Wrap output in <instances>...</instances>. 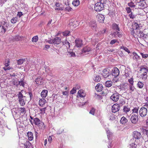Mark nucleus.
<instances>
[{"label": "nucleus", "mask_w": 148, "mask_h": 148, "mask_svg": "<svg viewBox=\"0 0 148 148\" xmlns=\"http://www.w3.org/2000/svg\"><path fill=\"white\" fill-rule=\"evenodd\" d=\"M1 27V32L2 33L4 34L8 28V24L6 22L4 21L1 23V25L0 24V27Z\"/></svg>", "instance_id": "obj_4"}, {"label": "nucleus", "mask_w": 148, "mask_h": 148, "mask_svg": "<svg viewBox=\"0 0 148 148\" xmlns=\"http://www.w3.org/2000/svg\"><path fill=\"white\" fill-rule=\"evenodd\" d=\"M101 80V78L98 75H97L95 77V79H94V80L97 82H99Z\"/></svg>", "instance_id": "obj_49"}, {"label": "nucleus", "mask_w": 148, "mask_h": 148, "mask_svg": "<svg viewBox=\"0 0 148 148\" xmlns=\"http://www.w3.org/2000/svg\"><path fill=\"white\" fill-rule=\"evenodd\" d=\"M76 90V88L75 87H73V88L71 91V93L73 94L75 93Z\"/></svg>", "instance_id": "obj_60"}, {"label": "nucleus", "mask_w": 148, "mask_h": 148, "mask_svg": "<svg viewBox=\"0 0 148 148\" xmlns=\"http://www.w3.org/2000/svg\"><path fill=\"white\" fill-rule=\"evenodd\" d=\"M99 2L105 6L107 0H98Z\"/></svg>", "instance_id": "obj_52"}, {"label": "nucleus", "mask_w": 148, "mask_h": 148, "mask_svg": "<svg viewBox=\"0 0 148 148\" xmlns=\"http://www.w3.org/2000/svg\"><path fill=\"white\" fill-rule=\"evenodd\" d=\"M106 31L105 29H103L102 31H101L98 32V33L95 34V36H101L103 34H104Z\"/></svg>", "instance_id": "obj_32"}, {"label": "nucleus", "mask_w": 148, "mask_h": 148, "mask_svg": "<svg viewBox=\"0 0 148 148\" xmlns=\"http://www.w3.org/2000/svg\"><path fill=\"white\" fill-rule=\"evenodd\" d=\"M95 110V109L94 108H92L90 111L89 113L92 115H94Z\"/></svg>", "instance_id": "obj_53"}, {"label": "nucleus", "mask_w": 148, "mask_h": 148, "mask_svg": "<svg viewBox=\"0 0 148 148\" xmlns=\"http://www.w3.org/2000/svg\"><path fill=\"white\" fill-rule=\"evenodd\" d=\"M144 34L140 30L138 29L136 33V35L139 37L142 38Z\"/></svg>", "instance_id": "obj_23"}, {"label": "nucleus", "mask_w": 148, "mask_h": 148, "mask_svg": "<svg viewBox=\"0 0 148 148\" xmlns=\"http://www.w3.org/2000/svg\"><path fill=\"white\" fill-rule=\"evenodd\" d=\"M130 119L133 123L136 124L138 121V116L136 114H132L131 116Z\"/></svg>", "instance_id": "obj_9"}, {"label": "nucleus", "mask_w": 148, "mask_h": 148, "mask_svg": "<svg viewBox=\"0 0 148 148\" xmlns=\"http://www.w3.org/2000/svg\"><path fill=\"white\" fill-rule=\"evenodd\" d=\"M102 86L101 84L98 83L95 87V89L98 92H100L102 90Z\"/></svg>", "instance_id": "obj_17"}, {"label": "nucleus", "mask_w": 148, "mask_h": 148, "mask_svg": "<svg viewBox=\"0 0 148 148\" xmlns=\"http://www.w3.org/2000/svg\"><path fill=\"white\" fill-rule=\"evenodd\" d=\"M119 74V71L116 67H114L112 71V75L114 77V78L118 76Z\"/></svg>", "instance_id": "obj_6"}, {"label": "nucleus", "mask_w": 148, "mask_h": 148, "mask_svg": "<svg viewBox=\"0 0 148 148\" xmlns=\"http://www.w3.org/2000/svg\"><path fill=\"white\" fill-rule=\"evenodd\" d=\"M17 95L21 105V106H24L25 104L26 101V97L23 96L21 92H19Z\"/></svg>", "instance_id": "obj_1"}, {"label": "nucleus", "mask_w": 148, "mask_h": 148, "mask_svg": "<svg viewBox=\"0 0 148 148\" xmlns=\"http://www.w3.org/2000/svg\"><path fill=\"white\" fill-rule=\"evenodd\" d=\"M112 84V82L111 81H107L105 83V86L107 87H111Z\"/></svg>", "instance_id": "obj_28"}, {"label": "nucleus", "mask_w": 148, "mask_h": 148, "mask_svg": "<svg viewBox=\"0 0 148 148\" xmlns=\"http://www.w3.org/2000/svg\"><path fill=\"white\" fill-rule=\"evenodd\" d=\"M60 88L62 90H66L68 91L69 90V88L66 85L65 86L64 85L63 86L62 85Z\"/></svg>", "instance_id": "obj_40"}, {"label": "nucleus", "mask_w": 148, "mask_h": 148, "mask_svg": "<svg viewBox=\"0 0 148 148\" xmlns=\"http://www.w3.org/2000/svg\"><path fill=\"white\" fill-rule=\"evenodd\" d=\"M18 18L17 17H13L11 20V22L12 23H16L17 21Z\"/></svg>", "instance_id": "obj_41"}, {"label": "nucleus", "mask_w": 148, "mask_h": 148, "mask_svg": "<svg viewBox=\"0 0 148 148\" xmlns=\"http://www.w3.org/2000/svg\"><path fill=\"white\" fill-rule=\"evenodd\" d=\"M12 84L15 86H18V82L17 81L14 79L12 82Z\"/></svg>", "instance_id": "obj_59"}, {"label": "nucleus", "mask_w": 148, "mask_h": 148, "mask_svg": "<svg viewBox=\"0 0 148 148\" xmlns=\"http://www.w3.org/2000/svg\"><path fill=\"white\" fill-rule=\"evenodd\" d=\"M23 145L25 148H29L31 147V144L28 141H27Z\"/></svg>", "instance_id": "obj_31"}, {"label": "nucleus", "mask_w": 148, "mask_h": 148, "mask_svg": "<svg viewBox=\"0 0 148 148\" xmlns=\"http://www.w3.org/2000/svg\"><path fill=\"white\" fill-rule=\"evenodd\" d=\"M138 107H135L132 110L133 113H138Z\"/></svg>", "instance_id": "obj_54"}, {"label": "nucleus", "mask_w": 148, "mask_h": 148, "mask_svg": "<svg viewBox=\"0 0 148 148\" xmlns=\"http://www.w3.org/2000/svg\"><path fill=\"white\" fill-rule=\"evenodd\" d=\"M129 86L130 90L132 92L135 89L133 85H129Z\"/></svg>", "instance_id": "obj_56"}, {"label": "nucleus", "mask_w": 148, "mask_h": 148, "mask_svg": "<svg viewBox=\"0 0 148 148\" xmlns=\"http://www.w3.org/2000/svg\"><path fill=\"white\" fill-rule=\"evenodd\" d=\"M143 84L141 82H138L137 85L140 88H142L143 86Z\"/></svg>", "instance_id": "obj_46"}, {"label": "nucleus", "mask_w": 148, "mask_h": 148, "mask_svg": "<svg viewBox=\"0 0 148 148\" xmlns=\"http://www.w3.org/2000/svg\"><path fill=\"white\" fill-rule=\"evenodd\" d=\"M128 82L130 84V85H133L134 81L132 78H131L128 80Z\"/></svg>", "instance_id": "obj_64"}, {"label": "nucleus", "mask_w": 148, "mask_h": 148, "mask_svg": "<svg viewBox=\"0 0 148 148\" xmlns=\"http://www.w3.org/2000/svg\"><path fill=\"white\" fill-rule=\"evenodd\" d=\"M106 133L108 134L107 137L108 139H110V137L112 135V133L108 130H106Z\"/></svg>", "instance_id": "obj_43"}, {"label": "nucleus", "mask_w": 148, "mask_h": 148, "mask_svg": "<svg viewBox=\"0 0 148 148\" xmlns=\"http://www.w3.org/2000/svg\"><path fill=\"white\" fill-rule=\"evenodd\" d=\"M26 83L23 81L22 79H21L20 81L18 82V85H19L20 86H22L23 87H24L25 84Z\"/></svg>", "instance_id": "obj_36"}, {"label": "nucleus", "mask_w": 148, "mask_h": 148, "mask_svg": "<svg viewBox=\"0 0 148 148\" xmlns=\"http://www.w3.org/2000/svg\"><path fill=\"white\" fill-rule=\"evenodd\" d=\"M38 38L37 36L33 37L32 38V41L33 42H36L38 40Z\"/></svg>", "instance_id": "obj_39"}, {"label": "nucleus", "mask_w": 148, "mask_h": 148, "mask_svg": "<svg viewBox=\"0 0 148 148\" xmlns=\"http://www.w3.org/2000/svg\"><path fill=\"white\" fill-rule=\"evenodd\" d=\"M140 71L142 73V78L143 79H146L147 77V73L148 72V69L144 67L143 66L140 67Z\"/></svg>", "instance_id": "obj_2"}, {"label": "nucleus", "mask_w": 148, "mask_h": 148, "mask_svg": "<svg viewBox=\"0 0 148 148\" xmlns=\"http://www.w3.org/2000/svg\"><path fill=\"white\" fill-rule=\"evenodd\" d=\"M27 136L28 137V140L31 141L32 140L33 138V134L31 132H29L27 133Z\"/></svg>", "instance_id": "obj_18"}, {"label": "nucleus", "mask_w": 148, "mask_h": 148, "mask_svg": "<svg viewBox=\"0 0 148 148\" xmlns=\"http://www.w3.org/2000/svg\"><path fill=\"white\" fill-rule=\"evenodd\" d=\"M117 42V40L116 39H113L110 42V44L111 45H113L114 43H115L116 42Z\"/></svg>", "instance_id": "obj_62"}, {"label": "nucleus", "mask_w": 148, "mask_h": 148, "mask_svg": "<svg viewBox=\"0 0 148 148\" xmlns=\"http://www.w3.org/2000/svg\"><path fill=\"white\" fill-rule=\"evenodd\" d=\"M46 102V100L45 99H41L39 101V105L41 106H43Z\"/></svg>", "instance_id": "obj_22"}, {"label": "nucleus", "mask_w": 148, "mask_h": 148, "mask_svg": "<svg viewBox=\"0 0 148 148\" xmlns=\"http://www.w3.org/2000/svg\"><path fill=\"white\" fill-rule=\"evenodd\" d=\"M51 42H52L55 45H58L62 42L61 38L59 37L55 38L53 39L52 40V41L51 40Z\"/></svg>", "instance_id": "obj_11"}, {"label": "nucleus", "mask_w": 148, "mask_h": 148, "mask_svg": "<svg viewBox=\"0 0 148 148\" xmlns=\"http://www.w3.org/2000/svg\"><path fill=\"white\" fill-rule=\"evenodd\" d=\"M42 79V78L40 77L37 78L35 80L36 84L40 85L42 84L41 80Z\"/></svg>", "instance_id": "obj_24"}, {"label": "nucleus", "mask_w": 148, "mask_h": 148, "mask_svg": "<svg viewBox=\"0 0 148 148\" xmlns=\"http://www.w3.org/2000/svg\"><path fill=\"white\" fill-rule=\"evenodd\" d=\"M140 53L143 58L146 59L148 57V54H144L143 53Z\"/></svg>", "instance_id": "obj_50"}, {"label": "nucleus", "mask_w": 148, "mask_h": 148, "mask_svg": "<svg viewBox=\"0 0 148 148\" xmlns=\"http://www.w3.org/2000/svg\"><path fill=\"white\" fill-rule=\"evenodd\" d=\"M147 111L145 107H142L139 110V113L140 115L142 117L145 116L147 114Z\"/></svg>", "instance_id": "obj_5"}, {"label": "nucleus", "mask_w": 148, "mask_h": 148, "mask_svg": "<svg viewBox=\"0 0 148 148\" xmlns=\"http://www.w3.org/2000/svg\"><path fill=\"white\" fill-rule=\"evenodd\" d=\"M95 97L96 99H98L101 100L102 98L101 96L97 94L96 93H95Z\"/></svg>", "instance_id": "obj_51"}, {"label": "nucleus", "mask_w": 148, "mask_h": 148, "mask_svg": "<svg viewBox=\"0 0 148 148\" xmlns=\"http://www.w3.org/2000/svg\"><path fill=\"white\" fill-rule=\"evenodd\" d=\"M120 108V107L117 103L114 104L112 106V111L113 112L115 113L118 111Z\"/></svg>", "instance_id": "obj_10"}, {"label": "nucleus", "mask_w": 148, "mask_h": 148, "mask_svg": "<svg viewBox=\"0 0 148 148\" xmlns=\"http://www.w3.org/2000/svg\"><path fill=\"white\" fill-rule=\"evenodd\" d=\"M105 5L101 4L99 2L95 3V10L96 11L99 12L103 10L104 8Z\"/></svg>", "instance_id": "obj_3"}, {"label": "nucleus", "mask_w": 148, "mask_h": 148, "mask_svg": "<svg viewBox=\"0 0 148 148\" xmlns=\"http://www.w3.org/2000/svg\"><path fill=\"white\" fill-rule=\"evenodd\" d=\"M67 55L72 57H75V53L72 51L68 52Z\"/></svg>", "instance_id": "obj_48"}, {"label": "nucleus", "mask_w": 148, "mask_h": 148, "mask_svg": "<svg viewBox=\"0 0 148 148\" xmlns=\"http://www.w3.org/2000/svg\"><path fill=\"white\" fill-rule=\"evenodd\" d=\"M35 125H38L41 121L38 118H35L33 119Z\"/></svg>", "instance_id": "obj_27"}, {"label": "nucleus", "mask_w": 148, "mask_h": 148, "mask_svg": "<svg viewBox=\"0 0 148 148\" xmlns=\"http://www.w3.org/2000/svg\"><path fill=\"white\" fill-rule=\"evenodd\" d=\"M90 50L91 49L89 47H86L83 49L82 52V53H84L85 55L87 54H89Z\"/></svg>", "instance_id": "obj_16"}, {"label": "nucleus", "mask_w": 148, "mask_h": 148, "mask_svg": "<svg viewBox=\"0 0 148 148\" xmlns=\"http://www.w3.org/2000/svg\"><path fill=\"white\" fill-rule=\"evenodd\" d=\"M97 18L98 21L100 23L103 22L105 18L104 15L102 14H98Z\"/></svg>", "instance_id": "obj_13"}, {"label": "nucleus", "mask_w": 148, "mask_h": 148, "mask_svg": "<svg viewBox=\"0 0 148 148\" xmlns=\"http://www.w3.org/2000/svg\"><path fill=\"white\" fill-rule=\"evenodd\" d=\"M127 121V119L125 117L123 116L121 117L120 121V123L122 124H125Z\"/></svg>", "instance_id": "obj_21"}, {"label": "nucleus", "mask_w": 148, "mask_h": 148, "mask_svg": "<svg viewBox=\"0 0 148 148\" xmlns=\"http://www.w3.org/2000/svg\"><path fill=\"white\" fill-rule=\"evenodd\" d=\"M75 46L77 47H81L83 45L82 41L81 39H77L75 40Z\"/></svg>", "instance_id": "obj_12"}, {"label": "nucleus", "mask_w": 148, "mask_h": 148, "mask_svg": "<svg viewBox=\"0 0 148 148\" xmlns=\"http://www.w3.org/2000/svg\"><path fill=\"white\" fill-rule=\"evenodd\" d=\"M38 124L39 125H38L37 126H38L39 129H43L45 128V125H44V123L42 121Z\"/></svg>", "instance_id": "obj_33"}, {"label": "nucleus", "mask_w": 148, "mask_h": 148, "mask_svg": "<svg viewBox=\"0 0 148 148\" xmlns=\"http://www.w3.org/2000/svg\"><path fill=\"white\" fill-rule=\"evenodd\" d=\"M19 111L21 113H25L26 111L24 108H21L19 109Z\"/></svg>", "instance_id": "obj_57"}, {"label": "nucleus", "mask_w": 148, "mask_h": 148, "mask_svg": "<svg viewBox=\"0 0 148 148\" xmlns=\"http://www.w3.org/2000/svg\"><path fill=\"white\" fill-rule=\"evenodd\" d=\"M130 106L127 105L124 106L123 111L125 113H127L130 110Z\"/></svg>", "instance_id": "obj_20"}, {"label": "nucleus", "mask_w": 148, "mask_h": 148, "mask_svg": "<svg viewBox=\"0 0 148 148\" xmlns=\"http://www.w3.org/2000/svg\"><path fill=\"white\" fill-rule=\"evenodd\" d=\"M78 94L79 96L81 97H84L86 96L85 93L83 92V90H79L78 92Z\"/></svg>", "instance_id": "obj_25"}, {"label": "nucleus", "mask_w": 148, "mask_h": 148, "mask_svg": "<svg viewBox=\"0 0 148 148\" xmlns=\"http://www.w3.org/2000/svg\"><path fill=\"white\" fill-rule=\"evenodd\" d=\"M119 94L116 92L113 94L110 97V99L114 102L117 101L119 99Z\"/></svg>", "instance_id": "obj_7"}, {"label": "nucleus", "mask_w": 148, "mask_h": 148, "mask_svg": "<svg viewBox=\"0 0 148 148\" xmlns=\"http://www.w3.org/2000/svg\"><path fill=\"white\" fill-rule=\"evenodd\" d=\"M120 49H123L126 52H127L128 53H130V51L128 50V49L126 47H125L123 46H121L120 47Z\"/></svg>", "instance_id": "obj_44"}, {"label": "nucleus", "mask_w": 148, "mask_h": 148, "mask_svg": "<svg viewBox=\"0 0 148 148\" xmlns=\"http://www.w3.org/2000/svg\"><path fill=\"white\" fill-rule=\"evenodd\" d=\"M137 32V30H135L134 28L132 27L131 29V33L134 36L135 35H136V33Z\"/></svg>", "instance_id": "obj_35"}, {"label": "nucleus", "mask_w": 148, "mask_h": 148, "mask_svg": "<svg viewBox=\"0 0 148 148\" xmlns=\"http://www.w3.org/2000/svg\"><path fill=\"white\" fill-rule=\"evenodd\" d=\"M25 59H21L18 60L17 61L18 65H21L23 62L25 61Z\"/></svg>", "instance_id": "obj_37"}, {"label": "nucleus", "mask_w": 148, "mask_h": 148, "mask_svg": "<svg viewBox=\"0 0 148 148\" xmlns=\"http://www.w3.org/2000/svg\"><path fill=\"white\" fill-rule=\"evenodd\" d=\"M89 26L93 29L95 30L96 27V24L95 21H91L89 23Z\"/></svg>", "instance_id": "obj_15"}, {"label": "nucleus", "mask_w": 148, "mask_h": 148, "mask_svg": "<svg viewBox=\"0 0 148 148\" xmlns=\"http://www.w3.org/2000/svg\"><path fill=\"white\" fill-rule=\"evenodd\" d=\"M127 4L128 6H130V7L133 8L135 7L136 6L134 4V3L132 1L130 3H128Z\"/></svg>", "instance_id": "obj_47"}, {"label": "nucleus", "mask_w": 148, "mask_h": 148, "mask_svg": "<svg viewBox=\"0 0 148 148\" xmlns=\"http://www.w3.org/2000/svg\"><path fill=\"white\" fill-rule=\"evenodd\" d=\"M70 32L66 31L63 32L62 34L64 36H67L70 35Z\"/></svg>", "instance_id": "obj_45"}, {"label": "nucleus", "mask_w": 148, "mask_h": 148, "mask_svg": "<svg viewBox=\"0 0 148 148\" xmlns=\"http://www.w3.org/2000/svg\"><path fill=\"white\" fill-rule=\"evenodd\" d=\"M102 75L104 78H106L111 75V73L110 72L109 70L104 69L102 71Z\"/></svg>", "instance_id": "obj_8"}, {"label": "nucleus", "mask_w": 148, "mask_h": 148, "mask_svg": "<svg viewBox=\"0 0 148 148\" xmlns=\"http://www.w3.org/2000/svg\"><path fill=\"white\" fill-rule=\"evenodd\" d=\"M125 103V102L123 100V99H120L119 101V103L118 105L120 107L122 106Z\"/></svg>", "instance_id": "obj_42"}, {"label": "nucleus", "mask_w": 148, "mask_h": 148, "mask_svg": "<svg viewBox=\"0 0 148 148\" xmlns=\"http://www.w3.org/2000/svg\"><path fill=\"white\" fill-rule=\"evenodd\" d=\"M140 24H138L136 23H134L133 26V27L135 28V30H137L138 31V29L140 30Z\"/></svg>", "instance_id": "obj_30"}, {"label": "nucleus", "mask_w": 148, "mask_h": 148, "mask_svg": "<svg viewBox=\"0 0 148 148\" xmlns=\"http://www.w3.org/2000/svg\"><path fill=\"white\" fill-rule=\"evenodd\" d=\"M133 56V59L136 61H137L138 59H140V57L135 52H133L132 53Z\"/></svg>", "instance_id": "obj_26"}, {"label": "nucleus", "mask_w": 148, "mask_h": 148, "mask_svg": "<svg viewBox=\"0 0 148 148\" xmlns=\"http://www.w3.org/2000/svg\"><path fill=\"white\" fill-rule=\"evenodd\" d=\"M62 42L63 45H65L67 48H69L70 47V43L66 39L64 41H63Z\"/></svg>", "instance_id": "obj_29"}, {"label": "nucleus", "mask_w": 148, "mask_h": 148, "mask_svg": "<svg viewBox=\"0 0 148 148\" xmlns=\"http://www.w3.org/2000/svg\"><path fill=\"white\" fill-rule=\"evenodd\" d=\"M112 34L114 35H115V34L117 35L119 38L121 37V34L118 31L115 32H114L112 33Z\"/></svg>", "instance_id": "obj_55"}, {"label": "nucleus", "mask_w": 148, "mask_h": 148, "mask_svg": "<svg viewBox=\"0 0 148 148\" xmlns=\"http://www.w3.org/2000/svg\"><path fill=\"white\" fill-rule=\"evenodd\" d=\"M113 28L115 30H117L118 31H120L118 25L116 24H114L112 25Z\"/></svg>", "instance_id": "obj_38"}, {"label": "nucleus", "mask_w": 148, "mask_h": 148, "mask_svg": "<svg viewBox=\"0 0 148 148\" xmlns=\"http://www.w3.org/2000/svg\"><path fill=\"white\" fill-rule=\"evenodd\" d=\"M48 91L46 90H44L41 93V96L43 98H45L47 95Z\"/></svg>", "instance_id": "obj_19"}, {"label": "nucleus", "mask_w": 148, "mask_h": 148, "mask_svg": "<svg viewBox=\"0 0 148 148\" xmlns=\"http://www.w3.org/2000/svg\"><path fill=\"white\" fill-rule=\"evenodd\" d=\"M143 134L146 135L148 138V130L146 129H144L143 130Z\"/></svg>", "instance_id": "obj_63"}, {"label": "nucleus", "mask_w": 148, "mask_h": 148, "mask_svg": "<svg viewBox=\"0 0 148 148\" xmlns=\"http://www.w3.org/2000/svg\"><path fill=\"white\" fill-rule=\"evenodd\" d=\"M73 5L75 6H77L79 4V0H74L72 2Z\"/></svg>", "instance_id": "obj_34"}, {"label": "nucleus", "mask_w": 148, "mask_h": 148, "mask_svg": "<svg viewBox=\"0 0 148 148\" xmlns=\"http://www.w3.org/2000/svg\"><path fill=\"white\" fill-rule=\"evenodd\" d=\"M27 94L29 96V100L30 101L32 99L33 97V95L32 93L31 92H29L28 93H27Z\"/></svg>", "instance_id": "obj_61"}, {"label": "nucleus", "mask_w": 148, "mask_h": 148, "mask_svg": "<svg viewBox=\"0 0 148 148\" xmlns=\"http://www.w3.org/2000/svg\"><path fill=\"white\" fill-rule=\"evenodd\" d=\"M72 10H73V9L69 6H67L65 8V10L69 12L71 11Z\"/></svg>", "instance_id": "obj_58"}, {"label": "nucleus", "mask_w": 148, "mask_h": 148, "mask_svg": "<svg viewBox=\"0 0 148 148\" xmlns=\"http://www.w3.org/2000/svg\"><path fill=\"white\" fill-rule=\"evenodd\" d=\"M133 137L137 139H140L142 137L140 133L137 131H134L133 132Z\"/></svg>", "instance_id": "obj_14"}]
</instances>
